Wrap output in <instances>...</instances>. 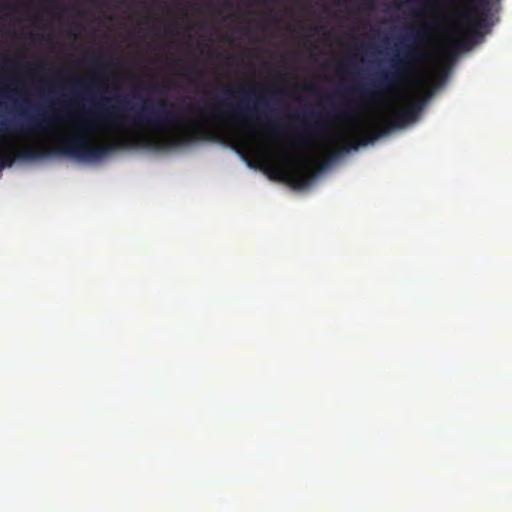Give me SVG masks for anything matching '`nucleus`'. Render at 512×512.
<instances>
[{
  "mask_svg": "<svg viewBox=\"0 0 512 512\" xmlns=\"http://www.w3.org/2000/svg\"><path fill=\"white\" fill-rule=\"evenodd\" d=\"M128 117L131 126L152 132L179 130L181 133L173 138L177 145L188 144L197 140L211 139L210 133L200 125L183 126L185 119L174 111V105L164 101L144 100L139 107L132 108Z\"/></svg>",
  "mask_w": 512,
  "mask_h": 512,
  "instance_id": "3",
  "label": "nucleus"
},
{
  "mask_svg": "<svg viewBox=\"0 0 512 512\" xmlns=\"http://www.w3.org/2000/svg\"><path fill=\"white\" fill-rule=\"evenodd\" d=\"M421 109L420 103H411L405 110L395 111L393 118L387 119L386 123L389 129L402 128L408 122L414 121Z\"/></svg>",
  "mask_w": 512,
  "mask_h": 512,
  "instance_id": "7",
  "label": "nucleus"
},
{
  "mask_svg": "<svg viewBox=\"0 0 512 512\" xmlns=\"http://www.w3.org/2000/svg\"><path fill=\"white\" fill-rule=\"evenodd\" d=\"M183 76H185L190 83H195L196 78H199L201 73L198 70H193L189 73H183Z\"/></svg>",
  "mask_w": 512,
  "mask_h": 512,
  "instance_id": "12",
  "label": "nucleus"
},
{
  "mask_svg": "<svg viewBox=\"0 0 512 512\" xmlns=\"http://www.w3.org/2000/svg\"><path fill=\"white\" fill-rule=\"evenodd\" d=\"M411 36L415 43H420V42L424 41L427 37L426 27H422L420 29L413 31Z\"/></svg>",
  "mask_w": 512,
  "mask_h": 512,
  "instance_id": "10",
  "label": "nucleus"
},
{
  "mask_svg": "<svg viewBox=\"0 0 512 512\" xmlns=\"http://www.w3.org/2000/svg\"><path fill=\"white\" fill-rule=\"evenodd\" d=\"M398 48V53L390 61V67L379 72L369 84L339 88L341 106L334 105L332 98L327 96L325 101L329 103V107L321 105L318 110L305 111L302 118L305 130L299 137L300 142L304 145L310 144L312 136L326 133L334 120L348 116L355 105L374 103L404 85L413 76L423 55L416 45L406 41H401Z\"/></svg>",
  "mask_w": 512,
  "mask_h": 512,
  "instance_id": "1",
  "label": "nucleus"
},
{
  "mask_svg": "<svg viewBox=\"0 0 512 512\" xmlns=\"http://www.w3.org/2000/svg\"><path fill=\"white\" fill-rule=\"evenodd\" d=\"M51 125L52 119L43 114L38 117L28 118L25 124L22 125L21 130L25 132H38L48 129Z\"/></svg>",
  "mask_w": 512,
  "mask_h": 512,
  "instance_id": "8",
  "label": "nucleus"
},
{
  "mask_svg": "<svg viewBox=\"0 0 512 512\" xmlns=\"http://www.w3.org/2000/svg\"><path fill=\"white\" fill-rule=\"evenodd\" d=\"M501 0H455L459 8L458 19L466 26L465 32L458 35L448 46L450 54H456L459 50H468L471 40L481 35V30L486 28L492 16L495 3Z\"/></svg>",
  "mask_w": 512,
  "mask_h": 512,
  "instance_id": "4",
  "label": "nucleus"
},
{
  "mask_svg": "<svg viewBox=\"0 0 512 512\" xmlns=\"http://www.w3.org/2000/svg\"><path fill=\"white\" fill-rule=\"evenodd\" d=\"M303 89L308 90V91H313V92L317 91V87L314 84L305 85V86H303Z\"/></svg>",
  "mask_w": 512,
  "mask_h": 512,
  "instance_id": "13",
  "label": "nucleus"
},
{
  "mask_svg": "<svg viewBox=\"0 0 512 512\" xmlns=\"http://www.w3.org/2000/svg\"><path fill=\"white\" fill-rule=\"evenodd\" d=\"M5 8V6L0 2V11H2Z\"/></svg>",
  "mask_w": 512,
  "mask_h": 512,
  "instance_id": "15",
  "label": "nucleus"
},
{
  "mask_svg": "<svg viewBox=\"0 0 512 512\" xmlns=\"http://www.w3.org/2000/svg\"><path fill=\"white\" fill-rule=\"evenodd\" d=\"M3 131H4L3 128H0V133L3 132Z\"/></svg>",
  "mask_w": 512,
  "mask_h": 512,
  "instance_id": "16",
  "label": "nucleus"
},
{
  "mask_svg": "<svg viewBox=\"0 0 512 512\" xmlns=\"http://www.w3.org/2000/svg\"><path fill=\"white\" fill-rule=\"evenodd\" d=\"M118 108H119L118 106H113V107H112V113H111V114H113L114 112H116V111L118 110Z\"/></svg>",
  "mask_w": 512,
  "mask_h": 512,
  "instance_id": "14",
  "label": "nucleus"
},
{
  "mask_svg": "<svg viewBox=\"0 0 512 512\" xmlns=\"http://www.w3.org/2000/svg\"><path fill=\"white\" fill-rule=\"evenodd\" d=\"M94 60L96 62V64L101 67L102 64L106 63V64H111V59L110 57L107 55V54H104V53H96L94 55Z\"/></svg>",
  "mask_w": 512,
  "mask_h": 512,
  "instance_id": "11",
  "label": "nucleus"
},
{
  "mask_svg": "<svg viewBox=\"0 0 512 512\" xmlns=\"http://www.w3.org/2000/svg\"><path fill=\"white\" fill-rule=\"evenodd\" d=\"M229 92H231L235 101H230L229 98L216 99L208 102L201 109L209 108L213 115H226L238 121H257L261 123L260 116L268 107V102L264 97L250 105L249 96L254 93L253 89L246 90L241 87L236 90H229Z\"/></svg>",
  "mask_w": 512,
  "mask_h": 512,
  "instance_id": "5",
  "label": "nucleus"
},
{
  "mask_svg": "<svg viewBox=\"0 0 512 512\" xmlns=\"http://www.w3.org/2000/svg\"><path fill=\"white\" fill-rule=\"evenodd\" d=\"M278 170L282 174H291L297 184L301 187L306 186L312 178V171L307 161L301 160L292 154H286L282 162L277 164Z\"/></svg>",
  "mask_w": 512,
  "mask_h": 512,
  "instance_id": "6",
  "label": "nucleus"
},
{
  "mask_svg": "<svg viewBox=\"0 0 512 512\" xmlns=\"http://www.w3.org/2000/svg\"><path fill=\"white\" fill-rule=\"evenodd\" d=\"M76 84V87H77V91L74 93V96L76 97L78 95V92H81V93H85V94H90L92 93L93 91V83L92 82H88L87 80H84V79H80V80H77L75 82Z\"/></svg>",
  "mask_w": 512,
  "mask_h": 512,
  "instance_id": "9",
  "label": "nucleus"
},
{
  "mask_svg": "<svg viewBox=\"0 0 512 512\" xmlns=\"http://www.w3.org/2000/svg\"><path fill=\"white\" fill-rule=\"evenodd\" d=\"M72 120L78 129L77 132L62 139L54 149L28 146L16 151L11 146L5 147L0 151V171L11 167L17 159H39L51 154L80 160H95L102 158L112 150L125 149L140 142V138L129 136L118 138L107 145L96 144L88 135L100 126L102 117L91 114L73 117Z\"/></svg>",
  "mask_w": 512,
  "mask_h": 512,
  "instance_id": "2",
  "label": "nucleus"
}]
</instances>
